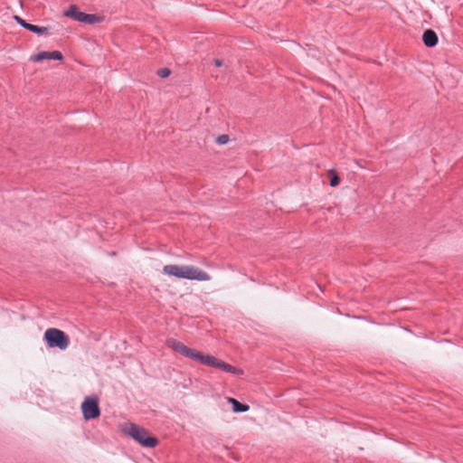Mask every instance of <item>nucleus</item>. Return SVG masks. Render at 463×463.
<instances>
[{
    "mask_svg": "<svg viewBox=\"0 0 463 463\" xmlns=\"http://www.w3.org/2000/svg\"><path fill=\"white\" fill-rule=\"evenodd\" d=\"M166 345L180 354L181 355L196 361L203 365H208L232 374L241 375L243 371L241 368L229 364L215 356L205 354L196 349L190 348L175 338L166 340Z\"/></svg>",
    "mask_w": 463,
    "mask_h": 463,
    "instance_id": "obj_1",
    "label": "nucleus"
},
{
    "mask_svg": "<svg viewBox=\"0 0 463 463\" xmlns=\"http://www.w3.org/2000/svg\"><path fill=\"white\" fill-rule=\"evenodd\" d=\"M165 275L175 277L177 279H186L191 280L204 281L210 279L209 275L194 266L165 265L163 268Z\"/></svg>",
    "mask_w": 463,
    "mask_h": 463,
    "instance_id": "obj_2",
    "label": "nucleus"
},
{
    "mask_svg": "<svg viewBox=\"0 0 463 463\" xmlns=\"http://www.w3.org/2000/svg\"><path fill=\"white\" fill-rule=\"evenodd\" d=\"M123 431L130 436L145 448H155L158 444V439L155 437L148 436L147 430L138 425L128 422L123 427Z\"/></svg>",
    "mask_w": 463,
    "mask_h": 463,
    "instance_id": "obj_3",
    "label": "nucleus"
},
{
    "mask_svg": "<svg viewBox=\"0 0 463 463\" xmlns=\"http://www.w3.org/2000/svg\"><path fill=\"white\" fill-rule=\"evenodd\" d=\"M43 339L46 342L47 346L50 348L65 350L70 345L69 336L58 328H48L44 332Z\"/></svg>",
    "mask_w": 463,
    "mask_h": 463,
    "instance_id": "obj_4",
    "label": "nucleus"
},
{
    "mask_svg": "<svg viewBox=\"0 0 463 463\" xmlns=\"http://www.w3.org/2000/svg\"><path fill=\"white\" fill-rule=\"evenodd\" d=\"M63 14L68 18L86 24H95L102 20L99 15L89 14L80 11L75 5H71Z\"/></svg>",
    "mask_w": 463,
    "mask_h": 463,
    "instance_id": "obj_5",
    "label": "nucleus"
},
{
    "mask_svg": "<svg viewBox=\"0 0 463 463\" xmlns=\"http://www.w3.org/2000/svg\"><path fill=\"white\" fill-rule=\"evenodd\" d=\"M81 410L85 420H93L100 415L99 402L96 398H86L81 404Z\"/></svg>",
    "mask_w": 463,
    "mask_h": 463,
    "instance_id": "obj_6",
    "label": "nucleus"
},
{
    "mask_svg": "<svg viewBox=\"0 0 463 463\" xmlns=\"http://www.w3.org/2000/svg\"><path fill=\"white\" fill-rule=\"evenodd\" d=\"M63 56L61 52L53 51V52H40L33 56H31L30 60L33 62H41L44 60H62Z\"/></svg>",
    "mask_w": 463,
    "mask_h": 463,
    "instance_id": "obj_7",
    "label": "nucleus"
},
{
    "mask_svg": "<svg viewBox=\"0 0 463 463\" xmlns=\"http://www.w3.org/2000/svg\"><path fill=\"white\" fill-rule=\"evenodd\" d=\"M14 18L20 26H22L23 28H24L33 33L42 34L48 31V27L38 26V25L29 24L18 15H14Z\"/></svg>",
    "mask_w": 463,
    "mask_h": 463,
    "instance_id": "obj_8",
    "label": "nucleus"
},
{
    "mask_svg": "<svg viewBox=\"0 0 463 463\" xmlns=\"http://www.w3.org/2000/svg\"><path fill=\"white\" fill-rule=\"evenodd\" d=\"M422 42L427 47H434L438 43L437 33L431 29L426 30L422 35Z\"/></svg>",
    "mask_w": 463,
    "mask_h": 463,
    "instance_id": "obj_9",
    "label": "nucleus"
},
{
    "mask_svg": "<svg viewBox=\"0 0 463 463\" xmlns=\"http://www.w3.org/2000/svg\"><path fill=\"white\" fill-rule=\"evenodd\" d=\"M228 402L232 404V411L234 412H245L249 411L247 404L238 402L236 399L229 398Z\"/></svg>",
    "mask_w": 463,
    "mask_h": 463,
    "instance_id": "obj_10",
    "label": "nucleus"
},
{
    "mask_svg": "<svg viewBox=\"0 0 463 463\" xmlns=\"http://www.w3.org/2000/svg\"><path fill=\"white\" fill-rule=\"evenodd\" d=\"M329 175L331 176V178H330V185L332 187H335L336 185H338L339 183H340V178L336 175V173L334 172V171H330L329 172Z\"/></svg>",
    "mask_w": 463,
    "mask_h": 463,
    "instance_id": "obj_11",
    "label": "nucleus"
},
{
    "mask_svg": "<svg viewBox=\"0 0 463 463\" xmlns=\"http://www.w3.org/2000/svg\"><path fill=\"white\" fill-rule=\"evenodd\" d=\"M170 73H171V71L168 68H162L157 71V75L160 78H166L170 75Z\"/></svg>",
    "mask_w": 463,
    "mask_h": 463,
    "instance_id": "obj_12",
    "label": "nucleus"
},
{
    "mask_svg": "<svg viewBox=\"0 0 463 463\" xmlns=\"http://www.w3.org/2000/svg\"><path fill=\"white\" fill-rule=\"evenodd\" d=\"M229 141V137L227 135H220L217 139H216V142L219 144V145H225L227 144Z\"/></svg>",
    "mask_w": 463,
    "mask_h": 463,
    "instance_id": "obj_13",
    "label": "nucleus"
},
{
    "mask_svg": "<svg viewBox=\"0 0 463 463\" xmlns=\"http://www.w3.org/2000/svg\"><path fill=\"white\" fill-rule=\"evenodd\" d=\"M214 64H215L217 67H220V66H222V61L221 60L216 59V60L214 61Z\"/></svg>",
    "mask_w": 463,
    "mask_h": 463,
    "instance_id": "obj_14",
    "label": "nucleus"
}]
</instances>
